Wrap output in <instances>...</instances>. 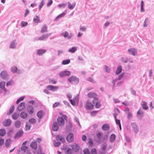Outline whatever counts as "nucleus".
I'll list each match as a JSON object with an SVG mask.
<instances>
[{
  "label": "nucleus",
  "instance_id": "f257e3e1",
  "mask_svg": "<svg viewBox=\"0 0 154 154\" xmlns=\"http://www.w3.org/2000/svg\"><path fill=\"white\" fill-rule=\"evenodd\" d=\"M88 97L90 99H93V103H94L95 101L98 100V98L97 97V94L93 92H91L87 94Z\"/></svg>",
  "mask_w": 154,
  "mask_h": 154
},
{
  "label": "nucleus",
  "instance_id": "f03ea898",
  "mask_svg": "<svg viewBox=\"0 0 154 154\" xmlns=\"http://www.w3.org/2000/svg\"><path fill=\"white\" fill-rule=\"evenodd\" d=\"M70 103L72 105H77L79 102V97L77 95L73 99L69 100Z\"/></svg>",
  "mask_w": 154,
  "mask_h": 154
},
{
  "label": "nucleus",
  "instance_id": "7ed1b4c3",
  "mask_svg": "<svg viewBox=\"0 0 154 154\" xmlns=\"http://www.w3.org/2000/svg\"><path fill=\"white\" fill-rule=\"evenodd\" d=\"M94 107V105L89 100H87L85 103V107L88 110L92 109Z\"/></svg>",
  "mask_w": 154,
  "mask_h": 154
},
{
  "label": "nucleus",
  "instance_id": "20e7f679",
  "mask_svg": "<svg viewBox=\"0 0 154 154\" xmlns=\"http://www.w3.org/2000/svg\"><path fill=\"white\" fill-rule=\"evenodd\" d=\"M68 81L72 83H78L79 81V79L75 76H72L68 79Z\"/></svg>",
  "mask_w": 154,
  "mask_h": 154
},
{
  "label": "nucleus",
  "instance_id": "39448f33",
  "mask_svg": "<svg viewBox=\"0 0 154 154\" xmlns=\"http://www.w3.org/2000/svg\"><path fill=\"white\" fill-rule=\"evenodd\" d=\"M67 141L69 143L72 142L74 140V136L72 133H69L66 137Z\"/></svg>",
  "mask_w": 154,
  "mask_h": 154
},
{
  "label": "nucleus",
  "instance_id": "423d86ee",
  "mask_svg": "<svg viewBox=\"0 0 154 154\" xmlns=\"http://www.w3.org/2000/svg\"><path fill=\"white\" fill-rule=\"evenodd\" d=\"M70 74V72L68 71H64L60 72L59 75L60 77H63L66 76H69Z\"/></svg>",
  "mask_w": 154,
  "mask_h": 154
},
{
  "label": "nucleus",
  "instance_id": "0eeeda50",
  "mask_svg": "<svg viewBox=\"0 0 154 154\" xmlns=\"http://www.w3.org/2000/svg\"><path fill=\"white\" fill-rule=\"evenodd\" d=\"M57 122L58 125L61 126H63L64 124V121L63 118L60 117L58 118Z\"/></svg>",
  "mask_w": 154,
  "mask_h": 154
},
{
  "label": "nucleus",
  "instance_id": "6e6552de",
  "mask_svg": "<svg viewBox=\"0 0 154 154\" xmlns=\"http://www.w3.org/2000/svg\"><path fill=\"white\" fill-rule=\"evenodd\" d=\"M47 88L49 90L55 91L58 88V86H54L51 85H48L47 86Z\"/></svg>",
  "mask_w": 154,
  "mask_h": 154
},
{
  "label": "nucleus",
  "instance_id": "1a4fd4ad",
  "mask_svg": "<svg viewBox=\"0 0 154 154\" xmlns=\"http://www.w3.org/2000/svg\"><path fill=\"white\" fill-rule=\"evenodd\" d=\"M27 110L29 113L31 115L34 112L33 107L31 105H29L27 107Z\"/></svg>",
  "mask_w": 154,
  "mask_h": 154
},
{
  "label": "nucleus",
  "instance_id": "9d476101",
  "mask_svg": "<svg viewBox=\"0 0 154 154\" xmlns=\"http://www.w3.org/2000/svg\"><path fill=\"white\" fill-rule=\"evenodd\" d=\"M50 35L49 34H46L43 35L41 36L40 37L38 40H43L46 39L48 36Z\"/></svg>",
  "mask_w": 154,
  "mask_h": 154
},
{
  "label": "nucleus",
  "instance_id": "9b49d317",
  "mask_svg": "<svg viewBox=\"0 0 154 154\" xmlns=\"http://www.w3.org/2000/svg\"><path fill=\"white\" fill-rule=\"evenodd\" d=\"M30 146L32 149H36L37 147L36 142L35 141H32L30 144Z\"/></svg>",
  "mask_w": 154,
  "mask_h": 154
},
{
  "label": "nucleus",
  "instance_id": "f8f14e48",
  "mask_svg": "<svg viewBox=\"0 0 154 154\" xmlns=\"http://www.w3.org/2000/svg\"><path fill=\"white\" fill-rule=\"evenodd\" d=\"M71 147L72 148V150L75 152H78L79 149V146L76 144H74L71 146Z\"/></svg>",
  "mask_w": 154,
  "mask_h": 154
},
{
  "label": "nucleus",
  "instance_id": "ddd939ff",
  "mask_svg": "<svg viewBox=\"0 0 154 154\" xmlns=\"http://www.w3.org/2000/svg\"><path fill=\"white\" fill-rule=\"evenodd\" d=\"M128 51L130 54H132L133 55H135L137 53L136 50L134 48H131L128 49Z\"/></svg>",
  "mask_w": 154,
  "mask_h": 154
},
{
  "label": "nucleus",
  "instance_id": "4468645a",
  "mask_svg": "<svg viewBox=\"0 0 154 154\" xmlns=\"http://www.w3.org/2000/svg\"><path fill=\"white\" fill-rule=\"evenodd\" d=\"M58 126L56 122L53 123L52 125L53 130L54 131H57L58 129Z\"/></svg>",
  "mask_w": 154,
  "mask_h": 154
},
{
  "label": "nucleus",
  "instance_id": "2eb2a0df",
  "mask_svg": "<svg viewBox=\"0 0 154 154\" xmlns=\"http://www.w3.org/2000/svg\"><path fill=\"white\" fill-rule=\"evenodd\" d=\"M56 139L57 140H60L62 142H64L65 139L64 137L60 135H59L57 136Z\"/></svg>",
  "mask_w": 154,
  "mask_h": 154
},
{
  "label": "nucleus",
  "instance_id": "dca6fc26",
  "mask_svg": "<svg viewBox=\"0 0 154 154\" xmlns=\"http://www.w3.org/2000/svg\"><path fill=\"white\" fill-rule=\"evenodd\" d=\"M95 104V107L97 108H99L101 106L100 102L98 100L95 101L94 103H93Z\"/></svg>",
  "mask_w": 154,
  "mask_h": 154
},
{
  "label": "nucleus",
  "instance_id": "f3484780",
  "mask_svg": "<svg viewBox=\"0 0 154 154\" xmlns=\"http://www.w3.org/2000/svg\"><path fill=\"white\" fill-rule=\"evenodd\" d=\"M23 132L22 131H18L16 133L15 136L14 137V138H17L20 137L23 135Z\"/></svg>",
  "mask_w": 154,
  "mask_h": 154
},
{
  "label": "nucleus",
  "instance_id": "a211bd4d",
  "mask_svg": "<svg viewBox=\"0 0 154 154\" xmlns=\"http://www.w3.org/2000/svg\"><path fill=\"white\" fill-rule=\"evenodd\" d=\"M46 52V50L45 49H38V50L37 54L38 55H42Z\"/></svg>",
  "mask_w": 154,
  "mask_h": 154
},
{
  "label": "nucleus",
  "instance_id": "6ab92c4d",
  "mask_svg": "<svg viewBox=\"0 0 154 154\" xmlns=\"http://www.w3.org/2000/svg\"><path fill=\"white\" fill-rule=\"evenodd\" d=\"M11 123V121L9 119H7L5 120L4 123L3 125L5 126H9Z\"/></svg>",
  "mask_w": 154,
  "mask_h": 154
},
{
  "label": "nucleus",
  "instance_id": "aec40b11",
  "mask_svg": "<svg viewBox=\"0 0 154 154\" xmlns=\"http://www.w3.org/2000/svg\"><path fill=\"white\" fill-rule=\"evenodd\" d=\"M25 103L23 102L21 103L19 105L18 109L19 111H21L25 108Z\"/></svg>",
  "mask_w": 154,
  "mask_h": 154
},
{
  "label": "nucleus",
  "instance_id": "412c9836",
  "mask_svg": "<svg viewBox=\"0 0 154 154\" xmlns=\"http://www.w3.org/2000/svg\"><path fill=\"white\" fill-rule=\"evenodd\" d=\"M1 76L2 78L3 79H5L7 76V72L5 71H2L1 73Z\"/></svg>",
  "mask_w": 154,
  "mask_h": 154
},
{
  "label": "nucleus",
  "instance_id": "4be33fe9",
  "mask_svg": "<svg viewBox=\"0 0 154 154\" xmlns=\"http://www.w3.org/2000/svg\"><path fill=\"white\" fill-rule=\"evenodd\" d=\"M68 5V8L70 9H73L75 6V4L74 3L71 4L70 2H68L67 3Z\"/></svg>",
  "mask_w": 154,
  "mask_h": 154
},
{
  "label": "nucleus",
  "instance_id": "5701e85b",
  "mask_svg": "<svg viewBox=\"0 0 154 154\" xmlns=\"http://www.w3.org/2000/svg\"><path fill=\"white\" fill-rule=\"evenodd\" d=\"M47 32V27L46 25H44L41 29V32L44 33Z\"/></svg>",
  "mask_w": 154,
  "mask_h": 154
},
{
  "label": "nucleus",
  "instance_id": "b1692460",
  "mask_svg": "<svg viewBox=\"0 0 154 154\" xmlns=\"http://www.w3.org/2000/svg\"><path fill=\"white\" fill-rule=\"evenodd\" d=\"M20 116L22 119H25L27 117V114L25 112H22L20 114Z\"/></svg>",
  "mask_w": 154,
  "mask_h": 154
},
{
  "label": "nucleus",
  "instance_id": "393cba45",
  "mask_svg": "<svg viewBox=\"0 0 154 154\" xmlns=\"http://www.w3.org/2000/svg\"><path fill=\"white\" fill-rule=\"evenodd\" d=\"M116 138V135L114 134H112L109 137L110 141L111 143L113 142L115 140Z\"/></svg>",
  "mask_w": 154,
  "mask_h": 154
},
{
  "label": "nucleus",
  "instance_id": "a878e982",
  "mask_svg": "<svg viewBox=\"0 0 154 154\" xmlns=\"http://www.w3.org/2000/svg\"><path fill=\"white\" fill-rule=\"evenodd\" d=\"M115 113L113 114V116L114 117L115 119H116L117 116L119 113V111L118 109L116 108L114 109Z\"/></svg>",
  "mask_w": 154,
  "mask_h": 154
},
{
  "label": "nucleus",
  "instance_id": "bb28decb",
  "mask_svg": "<svg viewBox=\"0 0 154 154\" xmlns=\"http://www.w3.org/2000/svg\"><path fill=\"white\" fill-rule=\"evenodd\" d=\"M66 14L64 12H63L62 14H60L54 20V21H55L58 20L60 18L64 16Z\"/></svg>",
  "mask_w": 154,
  "mask_h": 154
},
{
  "label": "nucleus",
  "instance_id": "cd10ccee",
  "mask_svg": "<svg viewBox=\"0 0 154 154\" xmlns=\"http://www.w3.org/2000/svg\"><path fill=\"white\" fill-rule=\"evenodd\" d=\"M72 35L71 34H70L69 35V34L68 32L66 31L65 32V34L63 35V36L65 38H70L72 36Z\"/></svg>",
  "mask_w": 154,
  "mask_h": 154
},
{
  "label": "nucleus",
  "instance_id": "c85d7f7f",
  "mask_svg": "<svg viewBox=\"0 0 154 154\" xmlns=\"http://www.w3.org/2000/svg\"><path fill=\"white\" fill-rule=\"evenodd\" d=\"M142 106L143 108L145 110H147L148 108V106L146 105V103L145 101H143Z\"/></svg>",
  "mask_w": 154,
  "mask_h": 154
},
{
  "label": "nucleus",
  "instance_id": "c756f323",
  "mask_svg": "<svg viewBox=\"0 0 154 154\" xmlns=\"http://www.w3.org/2000/svg\"><path fill=\"white\" fill-rule=\"evenodd\" d=\"M109 127L108 125L105 124L103 125L102 129L104 131H107L109 129Z\"/></svg>",
  "mask_w": 154,
  "mask_h": 154
},
{
  "label": "nucleus",
  "instance_id": "7c9ffc66",
  "mask_svg": "<svg viewBox=\"0 0 154 154\" xmlns=\"http://www.w3.org/2000/svg\"><path fill=\"white\" fill-rule=\"evenodd\" d=\"M42 115L43 112L41 110L39 111L37 113V117L40 119L42 118Z\"/></svg>",
  "mask_w": 154,
  "mask_h": 154
},
{
  "label": "nucleus",
  "instance_id": "2f4dec72",
  "mask_svg": "<svg viewBox=\"0 0 154 154\" xmlns=\"http://www.w3.org/2000/svg\"><path fill=\"white\" fill-rule=\"evenodd\" d=\"M122 68L121 66H119L117 67L116 71V74H119L121 72Z\"/></svg>",
  "mask_w": 154,
  "mask_h": 154
},
{
  "label": "nucleus",
  "instance_id": "473e14b6",
  "mask_svg": "<svg viewBox=\"0 0 154 154\" xmlns=\"http://www.w3.org/2000/svg\"><path fill=\"white\" fill-rule=\"evenodd\" d=\"M65 149L66 150V154H72V150L70 148H65Z\"/></svg>",
  "mask_w": 154,
  "mask_h": 154
},
{
  "label": "nucleus",
  "instance_id": "72a5a7b5",
  "mask_svg": "<svg viewBox=\"0 0 154 154\" xmlns=\"http://www.w3.org/2000/svg\"><path fill=\"white\" fill-rule=\"evenodd\" d=\"M6 134V131L4 129H0V136H3Z\"/></svg>",
  "mask_w": 154,
  "mask_h": 154
},
{
  "label": "nucleus",
  "instance_id": "f704fd0d",
  "mask_svg": "<svg viewBox=\"0 0 154 154\" xmlns=\"http://www.w3.org/2000/svg\"><path fill=\"white\" fill-rule=\"evenodd\" d=\"M115 120L116 124L117 125H119V128L120 130H121L122 129V127L121 126V124L120 122V120L119 119H115Z\"/></svg>",
  "mask_w": 154,
  "mask_h": 154
},
{
  "label": "nucleus",
  "instance_id": "c9c22d12",
  "mask_svg": "<svg viewBox=\"0 0 154 154\" xmlns=\"http://www.w3.org/2000/svg\"><path fill=\"white\" fill-rule=\"evenodd\" d=\"M11 140L10 139H8L5 142V145L7 147H8L11 143Z\"/></svg>",
  "mask_w": 154,
  "mask_h": 154
},
{
  "label": "nucleus",
  "instance_id": "e433bc0d",
  "mask_svg": "<svg viewBox=\"0 0 154 154\" xmlns=\"http://www.w3.org/2000/svg\"><path fill=\"white\" fill-rule=\"evenodd\" d=\"M28 149V147L26 146H23L21 148V151L25 153Z\"/></svg>",
  "mask_w": 154,
  "mask_h": 154
},
{
  "label": "nucleus",
  "instance_id": "4c0bfd02",
  "mask_svg": "<svg viewBox=\"0 0 154 154\" xmlns=\"http://www.w3.org/2000/svg\"><path fill=\"white\" fill-rule=\"evenodd\" d=\"M11 70L13 73H16L17 72V68L16 67L13 66L11 68Z\"/></svg>",
  "mask_w": 154,
  "mask_h": 154
},
{
  "label": "nucleus",
  "instance_id": "58836bf2",
  "mask_svg": "<svg viewBox=\"0 0 154 154\" xmlns=\"http://www.w3.org/2000/svg\"><path fill=\"white\" fill-rule=\"evenodd\" d=\"M70 62V60L69 59L65 60L63 61L62 64L63 65L68 64Z\"/></svg>",
  "mask_w": 154,
  "mask_h": 154
},
{
  "label": "nucleus",
  "instance_id": "ea45409f",
  "mask_svg": "<svg viewBox=\"0 0 154 154\" xmlns=\"http://www.w3.org/2000/svg\"><path fill=\"white\" fill-rule=\"evenodd\" d=\"M18 116V114L17 113H14L12 115V118L14 120H16L17 119Z\"/></svg>",
  "mask_w": 154,
  "mask_h": 154
},
{
  "label": "nucleus",
  "instance_id": "a19ab883",
  "mask_svg": "<svg viewBox=\"0 0 154 154\" xmlns=\"http://www.w3.org/2000/svg\"><path fill=\"white\" fill-rule=\"evenodd\" d=\"M33 21L36 23L39 22L40 19L39 17L38 16H36L35 18L33 19Z\"/></svg>",
  "mask_w": 154,
  "mask_h": 154
},
{
  "label": "nucleus",
  "instance_id": "79ce46f5",
  "mask_svg": "<svg viewBox=\"0 0 154 154\" xmlns=\"http://www.w3.org/2000/svg\"><path fill=\"white\" fill-rule=\"evenodd\" d=\"M88 144L89 146H92L93 145L92 140L91 139V138H89L88 139Z\"/></svg>",
  "mask_w": 154,
  "mask_h": 154
},
{
  "label": "nucleus",
  "instance_id": "37998d69",
  "mask_svg": "<svg viewBox=\"0 0 154 154\" xmlns=\"http://www.w3.org/2000/svg\"><path fill=\"white\" fill-rule=\"evenodd\" d=\"M21 122L19 121H17L15 123V126L17 128H19L21 125Z\"/></svg>",
  "mask_w": 154,
  "mask_h": 154
},
{
  "label": "nucleus",
  "instance_id": "c03bdc74",
  "mask_svg": "<svg viewBox=\"0 0 154 154\" xmlns=\"http://www.w3.org/2000/svg\"><path fill=\"white\" fill-rule=\"evenodd\" d=\"M84 154H91L88 148H85L83 150Z\"/></svg>",
  "mask_w": 154,
  "mask_h": 154
},
{
  "label": "nucleus",
  "instance_id": "a18cd8bd",
  "mask_svg": "<svg viewBox=\"0 0 154 154\" xmlns=\"http://www.w3.org/2000/svg\"><path fill=\"white\" fill-rule=\"evenodd\" d=\"M36 120L33 118L30 119L29 120V122L31 123L34 124L36 123Z\"/></svg>",
  "mask_w": 154,
  "mask_h": 154
},
{
  "label": "nucleus",
  "instance_id": "49530a36",
  "mask_svg": "<svg viewBox=\"0 0 154 154\" xmlns=\"http://www.w3.org/2000/svg\"><path fill=\"white\" fill-rule=\"evenodd\" d=\"M103 136V133L101 132H98L97 134V136L99 139H100L102 138Z\"/></svg>",
  "mask_w": 154,
  "mask_h": 154
},
{
  "label": "nucleus",
  "instance_id": "de8ad7c7",
  "mask_svg": "<svg viewBox=\"0 0 154 154\" xmlns=\"http://www.w3.org/2000/svg\"><path fill=\"white\" fill-rule=\"evenodd\" d=\"M76 50V48L73 47L71 49H69L68 50L69 52L71 53H73Z\"/></svg>",
  "mask_w": 154,
  "mask_h": 154
},
{
  "label": "nucleus",
  "instance_id": "09e8293b",
  "mask_svg": "<svg viewBox=\"0 0 154 154\" xmlns=\"http://www.w3.org/2000/svg\"><path fill=\"white\" fill-rule=\"evenodd\" d=\"M66 3H63L60 4H59L58 5V7L60 8H64L66 6Z\"/></svg>",
  "mask_w": 154,
  "mask_h": 154
},
{
  "label": "nucleus",
  "instance_id": "8fccbe9b",
  "mask_svg": "<svg viewBox=\"0 0 154 154\" xmlns=\"http://www.w3.org/2000/svg\"><path fill=\"white\" fill-rule=\"evenodd\" d=\"M14 110V106L12 105L11 107L10 108L9 112V114H11L13 112Z\"/></svg>",
  "mask_w": 154,
  "mask_h": 154
},
{
  "label": "nucleus",
  "instance_id": "3c124183",
  "mask_svg": "<svg viewBox=\"0 0 154 154\" xmlns=\"http://www.w3.org/2000/svg\"><path fill=\"white\" fill-rule=\"evenodd\" d=\"M5 83L2 82H0V88H5Z\"/></svg>",
  "mask_w": 154,
  "mask_h": 154
},
{
  "label": "nucleus",
  "instance_id": "603ef678",
  "mask_svg": "<svg viewBox=\"0 0 154 154\" xmlns=\"http://www.w3.org/2000/svg\"><path fill=\"white\" fill-rule=\"evenodd\" d=\"M91 154H97V151L95 148L92 149L91 150Z\"/></svg>",
  "mask_w": 154,
  "mask_h": 154
},
{
  "label": "nucleus",
  "instance_id": "864d4df0",
  "mask_svg": "<svg viewBox=\"0 0 154 154\" xmlns=\"http://www.w3.org/2000/svg\"><path fill=\"white\" fill-rule=\"evenodd\" d=\"M44 0H42V1L41 3L39 4V9L40 10L42 8V6L44 5Z\"/></svg>",
  "mask_w": 154,
  "mask_h": 154
},
{
  "label": "nucleus",
  "instance_id": "5fc2aeb1",
  "mask_svg": "<svg viewBox=\"0 0 154 154\" xmlns=\"http://www.w3.org/2000/svg\"><path fill=\"white\" fill-rule=\"evenodd\" d=\"M15 46V44L14 41H13L11 44L10 48H14Z\"/></svg>",
  "mask_w": 154,
  "mask_h": 154
},
{
  "label": "nucleus",
  "instance_id": "6e6d98bb",
  "mask_svg": "<svg viewBox=\"0 0 154 154\" xmlns=\"http://www.w3.org/2000/svg\"><path fill=\"white\" fill-rule=\"evenodd\" d=\"M144 113V112L140 109L137 112V114L138 115H142Z\"/></svg>",
  "mask_w": 154,
  "mask_h": 154
},
{
  "label": "nucleus",
  "instance_id": "4d7b16f0",
  "mask_svg": "<svg viewBox=\"0 0 154 154\" xmlns=\"http://www.w3.org/2000/svg\"><path fill=\"white\" fill-rule=\"evenodd\" d=\"M124 73H123L120 74L117 79V80H120L124 76Z\"/></svg>",
  "mask_w": 154,
  "mask_h": 154
},
{
  "label": "nucleus",
  "instance_id": "13d9d810",
  "mask_svg": "<svg viewBox=\"0 0 154 154\" xmlns=\"http://www.w3.org/2000/svg\"><path fill=\"white\" fill-rule=\"evenodd\" d=\"M60 104L59 102H57L55 103L53 105V106L54 108L58 106Z\"/></svg>",
  "mask_w": 154,
  "mask_h": 154
},
{
  "label": "nucleus",
  "instance_id": "bf43d9fd",
  "mask_svg": "<svg viewBox=\"0 0 154 154\" xmlns=\"http://www.w3.org/2000/svg\"><path fill=\"white\" fill-rule=\"evenodd\" d=\"M49 83L52 84H55L56 83V81L54 79H50L49 80Z\"/></svg>",
  "mask_w": 154,
  "mask_h": 154
},
{
  "label": "nucleus",
  "instance_id": "052dcab7",
  "mask_svg": "<svg viewBox=\"0 0 154 154\" xmlns=\"http://www.w3.org/2000/svg\"><path fill=\"white\" fill-rule=\"evenodd\" d=\"M87 80L90 82H91L92 83H95V81L91 77H89L87 79Z\"/></svg>",
  "mask_w": 154,
  "mask_h": 154
},
{
  "label": "nucleus",
  "instance_id": "680f3d73",
  "mask_svg": "<svg viewBox=\"0 0 154 154\" xmlns=\"http://www.w3.org/2000/svg\"><path fill=\"white\" fill-rule=\"evenodd\" d=\"M27 24V23L24 21H22L21 23V26L22 27L25 26Z\"/></svg>",
  "mask_w": 154,
  "mask_h": 154
},
{
  "label": "nucleus",
  "instance_id": "e2e57ef3",
  "mask_svg": "<svg viewBox=\"0 0 154 154\" xmlns=\"http://www.w3.org/2000/svg\"><path fill=\"white\" fill-rule=\"evenodd\" d=\"M53 3L52 0H49L47 4V7H49L50 5H51Z\"/></svg>",
  "mask_w": 154,
  "mask_h": 154
},
{
  "label": "nucleus",
  "instance_id": "0e129e2a",
  "mask_svg": "<svg viewBox=\"0 0 154 154\" xmlns=\"http://www.w3.org/2000/svg\"><path fill=\"white\" fill-rule=\"evenodd\" d=\"M30 127H31V126L29 125L28 124H26V130H27V131L29 130L30 129Z\"/></svg>",
  "mask_w": 154,
  "mask_h": 154
},
{
  "label": "nucleus",
  "instance_id": "69168bd1",
  "mask_svg": "<svg viewBox=\"0 0 154 154\" xmlns=\"http://www.w3.org/2000/svg\"><path fill=\"white\" fill-rule=\"evenodd\" d=\"M4 140L3 139L0 138V146L2 145L4 143Z\"/></svg>",
  "mask_w": 154,
  "mask_h": 154
},
{
  "label": "nucleus",
  "instance_id": "338daca9",
  "mask_svg": "<svg viewBox=\"0 0 154 154\" xmlns=\"http://www.w3.org/2000/svg\"><path fill=\"white\" fill-rule=\"evenodd\" d=\"M113 101L115 103H119L120 102V101L119 99L116 98H114Z\"/></svg>",
  "mask_w": 154,
  "mask_h": 154
},
{
  "label": "nucleus",
  "instance_id": "774afa93",
  "mask_svg": "<svg viewBox=\"0 0 154 154\" xmlns=\"http://www.w3.org/2000/svg\"><path fill=\"white\" fill-rule=\"evenodd\" d=\"M60 144L61 143L60 142H55V143H54V145L55 146H60Z\"/></svg>",
  "mask_w": 154,
  "mask_h": 154
}]
</instances>
